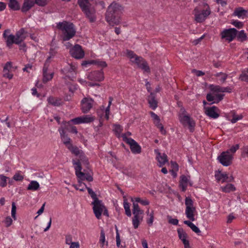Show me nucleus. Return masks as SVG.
<instances>
[{"label": "nucleus", "mask_w": 248, "mask_h": 248, "mask_svg": "<svg viewBox=\"0 0 248 248\" xmlns=\"http://www.w3.org/2000/svg\"><path fill=\"white\" fill-rule=\"evenodd\" d=\"M124 207L125 210V214L128 217H130L131 216V212L130 210V205L127 202L126 199H124Z\"/></svg>", "instance_id": "37998d69"}, {"label": "nucleus", "mask_w": 248, "mask_h": 248, "mask_svg": "<svg viewBox=\"0 0 248 248\" xmlns=\"http://www.w3.org/2000/svg\"><path fill=\"white\" fill-rule=\"evenodd\" d=\"M231 24H232V25H233L234 26H235V27H236L238 29H241V28H243V27L244 26L243 23L241 21L238 20H234V19L232 20L231 21Z\"/></svg>", "instance_id": "864d4df0"}, {"label": "nucleus", "mask_w": 248, "mask_h": 248, "mask_svg": "<svg viewBox=\"0 0 248 248\" xmlns=\"http://www.w3.org/2000/svg\"><path fill=\"white\" fill-rule=\"evenodd\" d=\"M9 7L15 11L18 10L20 9V5L16 0H9Z\"/></svg>", "instance_id": "4c0bfd02"}, {"label": "nucleus", "mask_w": 248, "mask_h": 248, "mask_svg": "<svg viewBox=\"0 0 248 248\" xmlns=\"http://www.w3.org/2000/svg\"><path fill=\"white\" fill-rule=\"evenodd\" d=\"M77 69V64L75 63H71L68 65V66L64 68L63 70L64 72L67 74V76L73 80L76 78V70Z\"/></svg>", "instance_id": "aec40b11"}, {"label": "nucleus", "mask_w": 248, "mask_h": 248, "mask_svg": "<svg viewBox=\"0 0 248 248\" xmlns=\"http://www.w3.org/2000/svg\"><path fill=\"white\" fill-rule=\"evenodd\" d=\"M40 185L36 181H31L29 184L27 189L32 191H36L39 189Z\"/></svg>", "instance_id": "e433bc0d"}, {"label": "nucleus", "mask_w": 248, "mask_h": 248, "mask_svg": "<svg viewBox=\"0 0 248 248\" xmlns=\"http://www.w3.org/2000/svg\"><path fill=\"white\" fill-rule=\"evenodd\" d=\"M237 30L234 28L225 29L220 32L222 39L230 42L232 41L236 36Z\"/></svg>", "instance_id": "9d476101"}, {"label": "nucleus", "mask_w": 248, "mask_h": 248, "mask_svg": "<svg viewBox=\"0 0 248 248\" xmlns=\"http://www.w3.org/2000/svg\"><path fill=\"white\" fill-rule=\"evenodd\" d=\"M73 163L76 171V175L78 178V185H73V186L77 190H78L80 191H83L86 189L85 186H86V185L84 183H82V181L86 180L89 182H91L93 181V178L90 174L83 173L81 171V167L80 161H73Z\"/></svg>", "instance_id": "f03ea898"}, {"label": "nucleus", "mask_w": 248, "mask_h": 248, "mask_svg": "<svg viewBox=\"0 0 248 248\" xmlns=\"http://www.w3.org/2000/svg\"><path fill=\"white\" fill-rule=\"evenodd\" d=\"M150 114H151V117L152 118V119L154 120V123L155 124V125H156L157 124L160 123V119H159V117L156 114H155L153 112H151Z\"/></svg>", "instance_id": "bf43d9fd"}, {"label": "nucleus", "mask_w": 248, "mask_h": 248, "mask_svg": "<svg viewBox=\"0 0 248 248\" xmlns=\"http://www.w3.org/2000/svg\"><path fill=\"white\" fill-rule=\"evenodd\" d=\"M81 120L82 124L83 123H89L93 122L94 120L93 117L91 115H84L80 117Z\"/></svg>", "instance_id": "a18cd8bd"}, {"label": "nucleus", "mask_w": 248, "mask_h": 248, "mask_svg": "<svg viewBox=\"0 0 248 248\" xmlns=\"http://www.w3.org/2000/svg\"><path fill=\"white\" fill-rule=\"evenodd\" d=\"M94 100L91 97H84L80 102L81 109L82 112H88L93 106Z\"/></svg>", "instance_id": "2eb2a0df"}, {"label": "nucleus", "mask_w": 248, "mask_h": 248, "mask_svg": "<svg viewBox=\"0 0 248 248\" xmlns=\"http://www.w3.org/2000/svg\"><path fill=\"white\" fill-rule=\"evenodd\" d=\"M36 4L35 0H24L21 8L23 12H26Z\"/></svg>", "instance_id": "c85d7f7f"}, {"label": "nucleus", "mask_w": 248, "mask_h": 248, "mask_svg": "<svg viewBox=\"0 0 248 248\" xmlns=\"http://www.w3.org/2000/svg\"><path fill=\"white\" fill-rule=\"evenodd\" d=\"M133 203V213L135 212H143L142 210H141L140 207L136 202L135 201H131Z\"/></svg>", "instance_id": "6e6d98bb"}, {"label": "nucleus", "mask_w": 248, "mask_h": 248, "mask_svg": "<svg viewBox=\"0 0 248 248\" xmlns=\"http://www.w3.org/2000/svg\"><path fill=\"white\" fill-rule=\"evenodd\" d=\"M10 30L7 29L5 30L3 34V37L6 41V45L10 47L13 44H16V36L10 33Z\"/></svg>", "instance_id": "5701e85b"}, {"label": "nucleus", "mask_w": 248, "mask_h": 248, "mask_svg": "<svg viewBox=\"0 0 248 248\" xmlns=\"http://www.w3.org/2000/svg\"><path fill=\"white\" fill-rule=\"evenodd\" d=\"M243 118V115L242 114L237 115L234 113L232 115V118L230 120L232 123H235L238 120H240Z\"/></svg>", "instance_id": "13d9d810"}, {"label": "nucleus", "mask_w": 248, "mask_h": 248, "mask_svg": "<svg viewBox=\"0 0 248 248\" xmlns=\"http://www.w3.org/2000/svg\"><path fill=\"white\" fill-rule=\"evenodd\" d=\"M239 144H236L235 145L232 146L228 151H229L231 154H232V156H233L234 154L239 149Z\"/></svg>", "instance_id": "680f3d73"}, {"label": "nucleus", "mask_w": 248, "mask_h": 248, "mask_svg": "<svg viewBox=\"0 0 248 248\" xmlns=\"http://www.w3.org/2000/svg\"><path fill=\"white\" fill-rule=\"evenodd\" d=\"M15 36L16 37V44H19L26 39L27 34L25 30L22 29L16 33Z\"/></svg>", "instance_id": "cd10ccee"}, {"label": "nucleus", "mask_w": 248, "mask_h": 248, "mask_svg": "<svg viewBox=\"0 0 248 248\" xmlns=\"http://www.w3.org/2000/svg\"><path fill=\"white\" fill-rule=\"evenodd\" d=\"M232 16L239 19H246L248 17V10H246L241 7H237L234 9Z\"/></svg>", "instance_id": "4be33fe9"}, {"label": "nucleus", "mask_w": 248, "mask_h": 248, "mask_svg": "<svg viewBox=\"0 0 248 248\" xmlns=\"http://www.w3.org/2000/svg\"><path fill=\"white\" fill-rule=\"evenodd\" d=\"M123 140L126 142L130 146L132 153L134 154H140L141 152L140 146L133 139L128 138L125 137V135L123 136Z\"/></svg>", "instance_id": "4468645a"}, {"label": "nucleus", "mask_w": 248, "mask_h": 248, "mask_svg": "<svg viewBox=\"0 0 248 248\" xmlns=\"http://www.w3.org/2000/svg\"><path fill=\"white\" fill-rule=\"evenodd\" d=\"M123 130L122 126L118 124H114L113 125V131L115 133L118 138H121L122 136V132Z\"/></svg>", "instance_id": "c9c22d12"}, {"label": "nucleus", "mask_w": 248, "mask_h": 248, "mask_svg": "<svg viewBox=\"0 0 248 248\" xmlns=\"http://www.w3.org/2000/svg\"><path fill=\"white\" fill-rule=\"evenodd\" d=\"M68 149L75 155L78 156L80 158V161L87 162L88 159L82 150H79L76 147L73 146L72 144L71 145V147L68 148Z\"/></svg>", "instance_id": "b1692460"}, {"label": "nucleus", "mask_w": 248, "mask_h": 248, "mask_svg": "<svg viewBox=\"0 0 248 248\" xmlns=\"http://www.w3.org/2000/svg\"><path fill=\"white\" fill-rule=\"evenodd\" d=\"M85 188H86V189H87L89 193L90 194V195H91L93 201L95 200V199H98L96 197L95 193L92 190V189L87 187V186H85Z\"/></svg>", "instance_id": "69168bd1"}, {"label": "nucleus", "mask_w": 248, "mask_h": 248, "mask_svg": "<svg viewBox=\"0 0 248 248\" xmlns=\"http://www.w3.org/2000/svg\"><path fill=\"white\" fill-rule=\"evenodd\" d=\"M95 64L100 67H106L108 66L106 62L100 60H95Z\"/></svg>", "instance_id": "4d7b16f0"}, {"label": "nucleus", "mask_w": 248, "mask_h": 248, "mask_svg": "<svg viewBox=\"0 0 248 248\" xmlns=\"http://www.w3.org/2000/svg\"><path fill=\"white\" fill-rule=\"evenodd\" d=\"M218 162L223 166L227 167L232 163L233 156L229 151L223 152L217 158Z\"/></svg>", "instance_id": "6e6552de"}, {"label": "nucleus", "mask_w": 248, "mask_h": 248, "mask_svg": "<svg viewBox=\"0 0 248 248\" xmlns=\"http://www.w3.org/2000/svg\"><path fill=\"white\" fill-rule=\"evenodd\" d=\"M131 201H135L137 203H140L143 205H147L149 204V202L146 199H141L140 197H131Z\"/></svg>", "instance_id": "ea45409f"}, {"label": "nucleus", "mask_w": 248, "mask_h": 248, "mask_svg": "<svg viewBox=\"0 0 248 248\" xmlns=\"http://www.w3.org/2000/svg\"><path fill=\"white\" fill-rule=\"evenodd\" d=\"M215 177L218 182L222 183L225 182H231L234 180V177L232 175H229L225 172L218 170L215 171Z\"/></svg>", "instance_id": "9b49d317"}, {"label": "nucleus", "mask_w": 248, "mask_h": 248, "mask_svg": "<svg viewBox=\"0 0 248 248\" xmlns=\"http://www.w3.org/2000/svg\"><path fill=\"white\" fill-rule=\"evenodd\" d=\"M49 0H35V3L40 6H45Z\"/></svg>", "instance_id": "338daca9"}, {"label": "nucleus", "mask_w": 248, "mask_h": 248, "mask_svg": "<svg viewBox=\"0 0 248 248\" xmlns=\"http://www.w3.org/2000/svg\"><path fill=\"white\" fill-rule=\"evenodd\" d=\"M9 179L8 177L1 174L0 175V186L4 187L7 186V180Z\"/></svg>", "instance_id": "49530a36"}, {"label": "nucleus", "mask_w": 248, "mask_h": 248, "mask_svg": "<svg viewBox=\"0 0 248 248\" xmlns=\"http://www.w3.org/2000/svg\"><path fill=\"white\" fill-rule=\"evenodd\" d=\"M146 214L147 216L146 222L148 226H152L154 221V212L153 210L150 211L148 208L146 211Z\"/></svg>", "instance_id": "c756f323"}, {"label": "nucleus", "mask_w": 248, "mask_h": 248, "mask_svg": "<svg viewBox=\"0 0 248 248\" xmlns=\"http://www.w3.org/2000/svg\"><path fill=\"white\" fill-rule=\"evenodd\" d=\"M205 112L207 116L213 119H217L219 117V109L215 106L205 108Z\"/></svg>", "instance_id": "393cba45"}, {"label": "nucleus", "mask_w": 248, "mask_h": 248, "mask_svg": "<svg viewBox=\"0 0 248 248\" xmlns=\"http://www.w3.org/2000/svg\"><path fill=\"white\" fill-rule=\"evenodd\" d=\"M168 222L169 223L171 224L174 225H177L179 222V221L176 218H173L170 216L168 217Z\"/></svg>", "instance_id": "0e129e2a"}, {"label": "nucleus", "mask_w": 248, "mask_h": 248, "mask_svg": "<svg viewBox=\"0 0 248 248\" xmlns=\"http://www.w3.org/2000/svg\"><path fill=\"white\" fill-rule=\"evenodd\" d=\"M78 81L83 86H98L99 84L97 83H92L89 81H86L85 79L79 78L78 79Z\"/></svg>", "instance_id": "c03bdc74"}, {"label": "nucleus", "mask_w": 248, "mask_h": 248, "mask_svg": "<svg viewBox=\"0 0 248 248\" xmlns=\"http://www.w3.org/2000/svg\"><path fill=\"white\" fill-rule=\"evenodd\" d=\"M178 236L179 239L183 243L184 248H190V244L188 240V236L187 233L182 228H178L177 230Z\"/></svg>", "instance_id": "6ab92c4d"}, {"label": "nucleus", "mask_w": 248, "mask_h": 248, "mask_svg": "<svg viewBox=\"0 0 248 248\" xmlns=\"http://www.w3.org/2000/svg\"><path fill=\"white\" fill-rule=\"evenodd\" d=\"M16 67L13 66L11 62H7L4 65L3 70V76L9 79L13 78V72L15 71Z\"/></svg>", "instance_id": "f3484780"}, {"label": "nucleus", "mask_w": 248, "mask_h": 248, "mask_svg": "<svg viewBox=\"0 0 248 248\" xmlns=\"http://www.w3.org/2000/svg\"><path fill=\"white\" fill-rule=\"evenodd\" d=\"M220 190L225 193H230L234 191L236 188L233 184L228 183L225 186H221L220 187Z\"/></svg>", "instance_id": "7c9ffc66"}, {"label": "nucleus", "mask_w": 248, "mask_h": 248, "mask_svg": "<svg viewBox=\"0 0 248 248\" xmlns=\"http://www.w3.org/2000/svg\"><path fill=\"white\" fill-rule=\"evenodd\" d=\"M60 133L61 134L62 140L63 143L68 148L71 147V140L67 136L65 135L63 130H60Z\"/></svg>", "instance_id": "2f4dec72"}, {"label": "nucleus", "mask_w": 248, "mask_h": 248, "mask_svg": "<svg viewBox=\"0 0 248 248\" xmlns=\"http://www.w3.org/2000/svg\"><path fill=\"white\" fill-rule=\"evenodd\" d=\"M143 212H134L133 213V217H132V218L143 220Z\"/></svg>", "instance_id": "e2e57ef3"}, {"label": "nucleus", "mask_w": 248, "mask_h": 248, "mask_svg": "<svg viewBox=\"0 0 248 248\" xmlns=\"http://www.w3.org/2000/svg\"><path fill=\"white\" fill-rule=\"evenodd\" d=\"M87 78L90 81L100 82L104 79V74L102 70L91 72L86 75Z\"/></svg>", "instance_id": "f8f14e48"}, {"label": "nucleus", "mask_w": 248, "mask_h": 248, "mask_svg": "<svg viewBox=\"0 0 248 248\" xmlns=\"http://www.w3.org/2000/svg\"><path fill=\"white\" fill-rule=\"evenodd\" d=\"M216 91H219L221 93H231L233 90L232 86L227 87H221L219 86H215V88Z\"/></svg>", "instance_id": "58836bf2"}, {"label": "nucleus", "mask_w": 248, "mask_h": 248, "mask_svg": "<svg viewBox=\"0 0 248 248\" xmlns=\"http://www.w3.org/2000/svg\"><path fill=\"white\" fill-rule=\"evenodd\" d=\"M217 80L220 83H224L227 78V75L223 73H219L216 74Z\"/></svg>", "instance_id": "8fccbe9b"}, {"label": "nucleus", "mask_w": 248, "mask_h": 248, "mask_svg": "<svg viewBox=\"0 0 248 248\" xmlns=\"http://www.w3.org/2000/svg\"><path fill=\"white\" fill-rule=\"evenodd\" d=\"M71 55L76 59H81L84 57L85 52L82 49L81 46L79 45H76L70 50Z\"/></svg>", "instance_id": "dca6fc26"}, {"label": "nucleus", "mask_w": 248, "mask_h": 248, "mask_svg": "<svg viewBox=\"0 0 248 248\" xmlns=\"http://www.w3.org/2000/svg\"><path fill=\"white\" fill-rule=\"evenodd\" d=\"M13 218L10 216H8L4 217L2 220V223L5 227L8 228L13 224Z\"/></svg>", "instance_id": "a19ab883"}, {"label": "nucleus", "mask_w": 248, "mask_h": 248, "mask_svg": "<svg viewBox=\"0 0 248 248\" xmlns=\"http://www.w3.org/2000/svg\"><path fill=\"white\" fill-rule=\"evenodd\" d=\"M215 86H212L211 90L212 93L207 94L206 99L209 102L213 103H217L223 98L224 95L219 91H216Z\"/></svg>", "instance_id": "1a4fd4ad"}, {"label": "nucleus", "mask_w": 248, "mask_h": 248, "mask_svg": "<svg viewBox=\"0 0 248 248\" xmlns=\"http://www.w3.org/2000/svg\"><path fill=\"white\" fill-rule=\"evenodd\" d=\"M48 103L54 106H59L61 104V100L50 97L47 99Z\"/></svg>", "instance_id": "09e8293b"}, {"label": "nucleus", "mask_w": 248, "mask_h": 248, "mask_svg": "<svg viewBox=\"0 0 248 248\" xmlns=\"http://www.w3.org/2000/svg\"><path fill=\"white\" fill-rule=\"evenodd\" d=\"M126 56L133 64L136 65L144 72L147 73L150 72V68L147 62L142 57L137 56L132 51L128 50L126 51Z\"/></svg>", "instance_id": "20e7f679"}, {"label": "nucleus", "mask_w": 248, "mask_h": 248, "mask_svg": "<svg viewBox=\"0 0 248 248\" xmlns=\"http://www.w3.org/2000/svg\"><path fill=\"white\" fill-rule=\"evenodd\" d=\"M240 79L241 80L247 81L248 78V68L244 70L240 76Z\"/></svg>", "instance_id": "5fc2aeb1"}, {"label": "nucleus", "mask_w": 248, "mask_h": 248, "mask_svg": "<svg viewBox=\"0 0 248 248\" xmlns=\"http://www.w3.org/2000/svg\"><path fill=\"white\" fill-rule=\"evenodd\" d=\"M123 7L119 4L113 2L108 8L105 19L108 24L114 26L120 24L122 21Z\"/></svg>", "instance_id": "f257e3e1"}, {"label": "nucleus", "mask_w": 248, "mask_h": 248, "mask_svg": "<svg viewBox=\"0 0 248 248\" xmlns=\"http://www.w3.org/2000/svg\"><path fill=\"white\" fill-rule=\"evenodd\" d=\"M185 224L187 225L190 229L196 233L200 235L201 233V231L199 228L194 224L191 221L189 220H186L184 221Z\"/></svg>", "instance_id": "72a5a7b5"}, {"label": "nucleus", "mask_w": 248, "mask_h": 248, "mask_svg": "<svg viewBox=\"0 0 248 248\" xmlns=\"http://www.w3.org/2000/svg\"><path fill=\"white\" fill-rule=\"evenodd\" d=\"M179 119L180 123L184 126H188L190 131H193L195 126L194 121L190 117L185 113L179 115Z\"/></svg>", "instance_id": "ddd939ff"}, {"label": "nucleus", "mask_w": 248, "mask_h": 248, "mask_svg": "<svg viewBox=\"0 0 248 248\" xmlns=\"http://www.w3.org/2000/svg\"><path fill=\"white\" fill-rule=\"evenodd\" d=\"M192 182L190 180L189 175H183L180 177V186L182 188V191H185L188 186H192Z\"/></svg>", "instance_id": "412c9836"}, {"label": "nucleus", "mask_w": 248, "mask_h": 248, "mask_svg": "<svg viewBox=\"0 0 248 248\" xmlns=\"http://www.w3.org/2000/svg\"><path fill=\"white\" fill-rule=\"evenodd\" d=\"M57 27L62 31V39L64 41L69 40L76 33V30L72 23L66 21L60 22L57 24Z\"/></svg>", "instance_id": "39448f33"}, {"label": "nucleus", "mask_w": 248, "mask_h": 248, "mask_svg": "<svg viewBox=\"0 0 248 248\" xmlns=\"http://www.w3.org/2000/svg\"><path fill=\"white\" fill-rule=\"evenodd\" d=\"M95 60L85 61L82 62L81 65L83 66H87L88 65L95 64Z\"/></svg>", "instance_id": "774afa93"}, {"label": "nucleus", "mask_w": 248, "mask_h": 248, "mask_svg": "<svg viewBox=\"0 0 248 248\" xmlns=\"http://www.w3.org/2000/svg\"><path fill=\"white\" fill-rule=\"evenodd\" d=\"M142 221V220L132 218V222L134 228L137 229Z\"/></svg>", "instance_id": "052dcab7"}, {"label": "nucleus", "mask_w": 248, "mask_h": 248, "mask_svg": "<svg viewBox=\"0 0 248 248\" xmlns=\"http://www.w3.org/2000/svg\"><path fill=\"white\" fill-rule=\"evenodd\" d=\"M48 65L49 64H47L46 65V63H45L43 68V81L44 83H46L48 81L51 80L54 76V72L48 70Z\"/></svg>", "instance_id": "a878e982"}, {"label": "nucleus", "mask_w": 248, "mask_h": 248, "mask_svg": "<svg viewBox=\"0 0 248 248\" xmlns=\"http://www.w3.org/2000/svg\"><path fill=\"white\" fill-rule=\"evenodd\" d=\"M211 11L209 6L205 10H203L201 13H199L198 9L195 8L194 11L195 20L198 22L203 21L210 14Z\"/></svg>", "instance_id": "a211bd4d"}, {"label": "nucleus", "mask_w": 248, "mask_h": 248, "mask_svg": "<svg viewBox=\"0 0 248 248\" xmlns=\"http://www.w3.org/2000/svg\"><path fill=\"white\" fill-rule=\"evenodd\" d=\"M93 209L95 216L97 219H100L102 214L108 216V211L102 202L98 199H95L92 202Z\"/></svg>", "instance_id": "423d86ee"}, {"label": "nucleus", "mask_w": 248, "mask_h": 248, "mask_svg": "<svg viewBox=\"0 0 248 248\" xmlns=\"http://www.w3.org/2000/svg\"><path fill=\"white\" fill-rule=\"evenodd\" d=\"M148 103L150 107L153 109H155L157 107V102L155 99V96L153 93H151L148 97Z\"/></svg>", "instance_id": "473e14b6"}, {"label": "nucleus", "mask_w": 248, "mask_h": 248, "mask_svg": "<svg viewBox=\"0 0 248 248\" xmlns=\"http://www.w3.org/2000/svg\"><path fill=\"white\" fill-rule=\"evenodd\" d=\"M99 243L101 248H104L105 246L107 247L108 246V242L106 240L105 233L103 230H102L100 232V237Z\"/></svg>", "instance_id": "f704fd0d"}, {"label": "nucleus", "mask_w": 248, "mask_h": 248, "mask_svg": "<svg viewBox=\"0 0 248 248\" xmlns=\"http://www.w3.org/2000/svg\"><path fill=\"white\" fill-rule=\"evenodd\" d=\"M155 152L156 155V158L158 161V165L160 167H162L168 162L167 156L166 154L160 153L158 150H155Z\"/></svg>", "instance_id": "bb28decb"}, {"label": "nucleus", "mask_w": 248, "mask_h": 248, "mask_svg": "<svg viewBox=\"0 0 248 248\" xmlns=\"http://www.w3.org/2000/svg\"><path fill=\"white\" fill-rule=\"evenodd\" d=\"M237 39L241 42L246 41L248 37L246 33L244 30H241L239 32H237L236 36Z\"/></svg>", "instance_id": "79ce46f5"}, {"label": "nucleus", "mask_w": 248, "mask_h": 248, "mask_svg": "<svg viewBox=\"0 0 248 248\" xmlns=\"http://www.w3.org/2000/svg\"><path fill=\"white\" fill-rule=\"evenodd\" d=\"M93 0H78V3L82 11L85 13L91 22L95 20V11L92 6Z\"/></svg>", "instance_id": "7ed1b4c3"}, {"label": "nucleus", "mask_w": 248, "mask_h": 248, "mask_svg": "<svg viewBox=\"0 0 248 248\" xmlns=\"http://www.w3.org/2000/svg\"><path fill=\"white\" fill-rule=\"evenodd\" d=\"M24 179V175L21 171H17L13 176V179L16 181H22Z\"/></svg>", "instance_id": "603ef678"}, {"label": "nucleus", "mask_w": 248, "mask_h": 248, "mask_svg": "<svg viewBox=\"0 0 248 248\" xmlns=\"http://www.w3.org/2000/svg\"><path fill=\"white\" fill-rule=\"evenodd\" d=\"M56 53V52L54 49H53V48L50 49V50L49 52V56H48L47 57V59L46 60V61L45 62L46 65L47 64H49L50 62L51 58H53L55 56Z\"/></svg>", "instance_id": "3c124183"}, {"label": "nucleus", "mask_w": 248, "mask_h": 248, "mask_svg": "<svg viewBox=\"0 0 248 248\" xmlns=\"http://www.w3.org/2000/svg\"><path fill=\"white\" fill-rule=\"evenodd\" d=\"M11 217H12L14 220L17 219L16 217V206L15 202L12 203V209H11Z\"/></svg>", "instance_id": "de8ad7c7"}, {"label": "nucleus", "mask_w": 248, "mask_h": 248, "mask_svg": "<svg viewBox=\"0 0 248 248\" xmlns=\"http://www.w3.org/2000/svg\"><path fill=\"white\" fill-rule=\"evenodd\" d=\"M185 205L186 206L185 214L186 217L192 221H194L195 220L196 208L194 206L193 200L190 197H186L185 199Z\"/></svg>", "instance_id": "0eeeda50"}]
</instances>
